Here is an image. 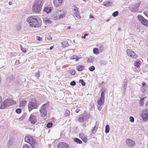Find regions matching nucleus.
Returning <instances> with one entry per match:
<instances>
[{"instance_id":"23","label":"nucleus","mask_w":148,"mask_h":148,"mask_svg":"<svg viewBox=\"0 0 148 148\" xmlns=\"http://www.w3.org/2000/svg\"><path fill=\"white\" fill-rule=\"evenodd\" d=\"M124 84L122 85V91L125 93L126 91L127 88V83L126 82H124Z\"/></svg>"},{"instance_id":"18","label":"nucleus","mask_w":148,"mask_h":148,"mask_svg":"<svg viewBox=\"0 0 148 148\" xmlns=\"http://www.w3.org/2000/svg\"><path fill=\"white\" fill-rule=\"evenodd\" d=\"M52 9L53 8L51 7H46L44 8L43 11L49 14L51 12Z\"/></svg>"},{"instance_id":"17","label":"nucleus","mask_w":148,"mask_h":148,"mask_svg":"<svg viewBox=\"0 0 148 148\" xmlns=\"http://www.w3.org/2000/svg\"><path fill=\"white\" fill-rule=\"evenodd\" d=\"M141 3L140 2H138L135 4L134 7L132 8V11L133 12H136Z\"/></svg>"},{"instance_id":"60","label":"nucleus","mask_w":148,"mask_h":148,"mask_svg":"<svg viewBox=\"0 0 148 148\" xmlns=\"http://www.w3.org/2000/svg\"><path fill=\"white\" fill-rule=\"evenodd\" d=\"M1 101H2V98L1 97H0V103L1 102Z\"/></svg>"},{"instance_id":"5","label":"nucleus","mask_w":148,"mask_h":148,"mask_svg":"<svg viewBox=\"0 0 148 148\" xmlns=\"http://www.w3.org/2000/svg\"><path fill=\"white\" fill-rule=\"evenodd\" d=\"M25 140V142L29 143L33 148L35 147L36 141L32 136L29 135H27Z\"/></svg>"},{"instance_id":"41","label":"nucleus","mask_w":148,"mask_h":148,"mask_svg":"<svg viewBox=\"0 0 148 148\" xmlns=\"http://www.w3.org/2000/svg\"><path fill=\"white\" fill-rule=\"evenodd\" d=\"M52 125V123H48L47 125V127L48 128L51 127Z\"/></svg>"},{"instance_id":"9","label":"nucleus","mask_w":148,"mask_h":148,"mask_svg":"<svg viewBox=\"0 0 148 148\" xmlns=\"http://www.w3.org/2000/svg\"><path fill=\"white\" fill-rule=\"evenodd\" d=\"M105 95L104 92L102 91L101 97L97 101V103L99 105L101 106L104 104L105 101Z\"/></svg>"},{"instance_id":"20","label":"nucleus","mask_w":148,"mask_h":148,"mask_svg":"<svg viewBox=\"0 0 148 148\" xmlns=\"http://www.w3.org/2000/svg\"><path fill=\"white\" fill-rule=\"evenodd\" d=\"M27 101L24 99L20 101L19 104V106L21 107H22L25 106L26 104Z\"/></svg>"},{"instance_id":"43","label":"nucleus","mask_w":148,"mask_h":148,"mask_svg":"<svg viewBox=\"0 0 148 148\" xmlns=\"http://www.w3.org/2000/svg\"><path fill=\"white\" fill-rule=\"evenodd\" d=\"M145 98H143L142 99H141V100H140V103L141 106H142V105H143L144 103V99H145Z\"/></svg>"},{"instance_id":"11","label":"nucleus","mask_w":148,"mask_h":148,"mask_svg":"<svg viewBox=\"0 0 148 148\" xmlns=\"http://www.w3.org/2000/svg\"><path fill=\"white\" fill-rule=\"evenodd\" d=\"M142 116L144 121L148 119V109L145 108L142 110Z\"/></svg>"},{"instance_id":"3","label":"nucleus","mask_w":148,"mask_h":148,"mask_svg":"<svg viewBox=\"0 0 148 148\" xmlns=\"http://www.w3.org/2000/svg\"><path fill=\"white\" fill-rule=\"evenodd\" d=\"M53 16L54 20H58L64 17L65 14L63 10H57L55 12Z\"/></svg>"},{"instance_id":"62","label":"nucleus","mask_w":148,"mask_h":148,"mask_svg":"<svg viewBox=\"0 0 148 148\" xmlns=\"http://www.w3.org/2000/svg\"><path fill=\"white\" fill-rule=\"evenodd\" d=\"M71 28V27L70 26H69L67 27V29H70Z\"/></svg>"},{"instance_id":"64","label":"nucleus","mask_w":148,"mask_h":148,"mask_svg":"<svg viewBox=\"0 0 148 148\" xmlns=\"http://www.w3.org/2000/svg\"><path fill=\"white\" fill-rule=\"evenodd\" d=\"M146 106H148V101L146 102Z\"/></svg>"},{"instance_id":"53","label":"nucleus","mask_w":148,"mask_h":148,"mask_svg":"<svg viewBox=\"0 0 148 148\" xmlns=\"http://www.w3.org/2000/svg\"><path fill=\"white\" fill-rule=\"evenodd\" d=\"M143 88L144 89H147L148 88V86L147 85H145V86H144V87Z\"/></svg>"},{"instance_id":"12","label":"nucleus","mask_w":148,"mask_h":148,"mask_svg":"<svg viewBox=\"0 0 148 148\" xmlns=\"http://www.w3.org/2000/svg\"><path fill=\"white\" fill-rule=\"evenodd\" d=\"M89 116L88 115H86L85 114H84L82 116H80L78 119V121L79 122H82L86 121L89 118Z\"/></svg>"},{"instance_id":"45","label":"nucleus","mask_w":148,"mask_h":148,"mask_svg":"<svg viewBox=\"0 0 148 148\" xmlns=\"http://www.w3.org/2000/svg\"><path fill=\"white\" fill-rule=\"evenodd\" d=\"M76 82L74 81H72L70 83V85L72 86H74L76 85Z\"/></svg>"},{"instance_id":"51","label":"nucleus","mask_w":148,"mask_h":148,"mask_svg":"<svg viewBox=\"0 0 148 148\" xmlns=\"http://www.w3.org/2000/svg\"><path fill=\"white\" fill-rule=\"evenodd\" d=\"M102 108L101 106H98V109L99 111H101Z\"/></svg>"},{"instance_id":"38","label":"nucleus","mask_w":148,"mask_h":148,"mask_svg":"<svg viewBox=\"0 0 148 148\" xmlns=\"http://www.w3.org/2000/svg\"><path fill=\"white\" fill-rule=\"evenodd\" d=\"M75 71L74 69H72L70 70V74L72 75H74L75 74Z\"/></svg>"},{"instance_id":"33","label":"nucleus","mask_w":148,"mask_h":148,"mask_svg":"<svg viewBox=\"0 0 148 148\" xmlns=\"http://www.w3.org/2000/svg\"><path fill=\"white\" fill-rule=\"evenodd\" d=\"M70 114V112L68 110H66L65 111L64 115L66 116H67Z\"/></svg>"},{"instance_id":"34","label":"nucleus","mask_w":148,"mask_h":148,"mask_svg":"<svg viewBox=\"0 0 148 148\" xmlns=\"http://www.w3.org/2000/svg\"><path fill=\"white\" fill-rule=\"evenodd\" d=\"M119 14V12L118 11H116L113 13L112 16L114 17H115L118 15Z\"/></svg>"},{"instance_id":"63","label":"nucleus","mask_w":148,"mask_h":148,"mask_svg":"<svg viewBox=\"0 0 148 148\" xmlns=\"http://www.w3.org/2000/svg\"><path fill=\"white\" fill-rule=\"evenodd\" d=\"M86 37V36L84 35V36H83L82 37V38H85Z\"/></svg>"},{"instance_id":"50","label":"nucleus","mask_w":148,"mask_h":148,"mask_svg":"<svg viewBox=\"0 0 148 148\" xmlns=\"http://www.w3.org/2000/svg\"><path fill=\"white\" fill-rule=\"evenodd\" d=\"M21 27L20 25H18L17 27V29L18 30H20L21 29Z\"/></svg>"},{"instance_id":"10","label":"nucleus","mask_w":148,"mask_h":148,"mask_svg":"<svg viewBox=\"0 0 148 148\" xmlns=\"http://www.w3.org/2000/svg\"><path fill=\"white\" fill-rule=\"evenodd\" d=\"M126 145L130 147H134L136 144L135 141L132 140L127 138L125 140Z\"/></svg>"},{"instance_id":"28","label":"nucleus","mask_w":148,"mask_h":148,"mask_svg":"<svg viewBox=\"0 0 148 148\" xmlns=\"http://www.w3.org/2000/svg\"><path fill=\"white\" fill-rule=\"evenodd\" d=\"M111 4H112L111 2L108 1H106L103 3V5L104 6L108 7Z\"/></svg>"},{"instance_id":"47","label":"nucleus","mask_w":148,"mask_h":148,"mask_svg":"<svg viewBox=\"0 0 148 148\" xmlns=\"http://www.w3.org/2000/svg\"><path fill=\"white\" fill-rule=\"evenodd\" d=\"M13 143V142L12 140H10L9 142V144L8 145V146L10 147L9 145H11Z\"/></svg>"},{"instance_id":"37","label":"nucleus","mask_w":148,"mask_h":148,"mask_svg":"<svg viewBox=\"0 0 148 148\" xmlns=\"http://www.w3.org/2000/svg\"><path fill=\"white\" fill-rule=\"evenodd\" d=\"M89 70L91 71H93L95 70V67L93 66H92L89 68Z\"/></svg>"},{"instance_id":"56","label":"nucleus","mask_w":148,"mask_h":148,"mask_svg":"<svg viewBox=\"0 0 148 148\" xmlns=\"http://www.w3.org/2000/svg\"><path fill=\"white\" fill-rule=\"evenodd\" d=\"M64 43H66V47L69 46V44L67 42H64Z\"/></svg>"},{"instance_id":"32","label":"nucleus","mask_w":148,"mask_h":148,"mask_svg":"<svg viewBox=\"0 0 148 148\" xmlns=\"http://www.w3.org/2000/svg\"><path fill=\"white\" fill-rule=\"evenodd\" d=\"M45 22L46 24H50L52 23V22L48 18H47L45 20Z\"/></svg>"},{"instance_id":"44","label":"nucleus","mask_w":148,"mask_h":148,"mask_svg":"<svg viewBox=\"0 0 148 148\" xmlns=\"http://www.w3.org/2000/svg\"><path fill=\"white\" fill-rule=\"evenodd\" d=\"M21 110L20 108L17 109L16 110V112L18 114H19L21 113Z\"/></svg>"},{"instance_id":"31","label":"nucleus","mask_w":148,"mask_h":148,"mask_svg":"<svg viewBox=\"0 0 148 148\" xmlns=\"http://www.w3.org/2000/svg\"><path fill=\"white\" fill-rule=\"evenodd\" d=\"M140 64V61H138L135 62V66L137 67H138Z\"/></svg>"},{"instance_id":"27","label":"nucleus","mask_w":148,"mask_h":148,"mask_svg":"<svg viewBox=\"0 0 148 148\" xmlns=\"http://www.w3.org/2000/svg\"><path fill=\"white\" fill-rule=\"evenodd\" d=\"M94 58L92 57H90L87 60V62L89 63H92L93 62Z\"/></svg>"},{"instance_id":"8","label":"nucleus","mask_w":148,"mask_h":148,"mask_svg":"<svg viewBox=\"0 0 148 148\" xmlns=\"http://www.w3.org/2000/svg\"><path fill=\"white\" fill-rule=\"evenodd\" d=\"M138 19L143 25L148 27V20L144 18L142 16L139 15L137 16Z\"/></svg>"},{"instance_id":"1","label":"nucleus","mask_w":148,"mask_h":148,"mask_svg":"<svg viewBox=\"0 0 148 148\" xmlns=\"http://www.w3.org/2000/svg\"><path fill=\"white\" fill-rule=\"evenodd\" d=\"M26 21L31 27L38 28L41 25L39 23L40 18L37 16H30L27 18Z\"/></svg>"},{"instance_id":"6","label":"nucleus","mask_w":148,"mask_h":148,"mask_svg":"<svg viewBox=\"0 0 148 148\" xmlns=\"http://www.w3.org/2000/svg\"><path fill=\"white\" fill-rule=\"evenodd\" d=\"M38 105L37 104L36 99H32L28 104V108L29 111L34 109H37Z\"/></svg>"},{"instance_id":"19","label":"nucleus","mask_w":148,"mask_h":148,"mask_svg":"<svg viewBox=\"0 0 148 148\" xmlns=\"http://www.w3.org/2000/svg\"><path fill=\"white\" fill-rule=\"evenodd\" d=\"M79 137L84 142L86 143L87 141V138L85 135L82 133L80 134Z\"/></svg>"},{"instance_id":"24","label":"nucleus","mask_w":148,"mask_h":148,"mask_svg":"<svg viewBox=\"0 0 148 148\" xmlns=\"http://www.w3.org/2000/svg\"><path fill=\"white\" fill-rule=\"evenodd\" d=\"M80 58H79L78 57L76 56L75 55H73V56H71L70 58V59L71 60H74L75 59V61L77 62L78 61V60Z\"/></svg>"},{"instance_id":"36","label":"nucleus","mask_w":148,"mask_h":148,"mask_svg":"<svg viewBox=\"0 0 148 148\" xmlns=\"http://www.w3.org/2000/svg\"><path fill=\"white\" fill-rule=\"evenodd\" d=\"M97 127L95 126L94 127L92 128V133H95L97 130Z\"/></svg>"},{"instance_id":"48","label":"nucleus","mask_w":148,"mask_h":148,"mask_svg":"<svg viewBox=\"0 0 148 148\" xmlns=\"http://www.w3.org/2000/svg\"><path fill=\"white\" fill-rule=\"evenodd\" d=\"M36 39L39 41H41L42 40V38L39 36H37L36 37Z\"/></svg>"},{"instance_id":"42","label":"nucleus","mask_w":148,"mask_h":148,"mask_svg":"<svg viewBox=\"0 0 148 148\" xmlns=\"http://www.w3.org/2000/svg\"><path fill=\"white\" fill-rule=\"evenodd\" d=\"M129 119L130 121L131 122H133L134 121V119L133 117L132 116H130V117Z\"/></svg>"},{"instance_id":"7","label":"nucleus","mask_w":148,"mask_h":148,"mask_svg":"<svg viewBox=\"0 0 148 148\" xmlns=\"http://www.w3.org/2000/svg\"><path fill=\"white\" fill-rule=\"evenodd\" d=\"M48 106V104H45L41 107L39 111L42 117H44L47 115V109Z\"/></svg>"},{"instance_id":"46","label":"nucleus","mask_w":148,"mask_h":148,"mask_svg":"<svg viewBox=\"0 0 148 148\" xmlns=\"http://www.w3.org/2000/svg\"><path fill=\"white\" fill-rule=\"evenodd\" d=\"M40 72L38 71L36 74V76L38 78L40 77Z\"/></svg>"},{"instance_id":"52","label":"nucleus","mask_w":148,"mask_h":148,"mask_svg":"<svg viewBox=\"0 0 148 148\" xmlns=\"http://www.w3.org/2000/svg\"><path fill=\"white\" fill-rule=\"evenodd\" d=\"M80 109H77L75 111V112H76V113H78L80 111Z\"/></svg>"},{"instance_id":"30","label":"nucleus","mask_w":148,"mask_h":148,"mask_svg":"<svg viewBox=\"0 0 148 148\" xmlns=\"http://www.w3.org/2000/svg\"><path fill=\"white\" fill-rule=\"evenodd\" d=\"M110 127L109 125H106L105 127V132L106 133H108L109 131Z\"/></svg>"},{"instance_id":"40","label":"nucleus","mask_w":148,"mask_h":148,"mask_svg":"<svg viewBox=\"0 0 148 148\" xmlns=\"http://www.w3.org/2000/svg\"><path fill=\"white\" fill-rule=\"evenodd\" d=\"M20 46L21 47V49L22 51L24 53H25L26 52V50L25 49V48H24L21 45H20Z\"/></svg>"},{"instance_id":"15","label":"nucleus","mask_w":148,"mask_h":148,"mask_svg":"<svg viewBox=\"0 0 148 148\" xmlns=\"http://www.w3.org/2000/svg\"><path fill=\"white\" fill-rule=\"evenodd\" d=\"M29 121L32 124H34L37 121V119L35 116L31 115L29 117Z\"/></svg>"},{"instance_id":"61","label":"nucleus","mask_w":148,"mask_h":148,"mask_svg":"<svg viewBox=\"0 0 148 148\" xmlns=\"http://www.w3.org/2000/svg\"><path fill=\"white\" fill-rule=\"evenodd\" d=\"M9 4L10 5H11L12 4V2H9Z\"/></svg>"},{"instance_id":"21","label":"nucleus","mask_w":148,"mask_h":148,"mask_svg":"<svg viewBox=\"0 0 148 148\" xmlns=\"http://www.w3.org/2000/svg\"><path fill=\"white\" fill-rule=\"evenodd\" d=\"M97 47L100 51V53L102 52L103 50V45L100 44H99L97 45Z\"/></svg>"},{"instance_id":"4","label":"nucleus","mask_w":148,"mask_h":148,"mask_svg":"<svg viewBox=\"0 0 148 148\" xmlns=\"http://www.w3.org/2000/svg\"><path fill=\"white\" fill-rule=\"evenodd\" d=\"M16 101L10 99H8L5 101L3 103H1L0 108L5 109L6 106H9L16 104Z\"/></svg>"},{"instance_id":"35","label":"nucleus","mask_w":148,"mask_h":148,"mask_svg":"<svg viewBox=\"0 0 148 148\" xmlns=\"http://www.w3.org/2000/svg\"><path fill=\"white\" fill-rule=\"evenodd\" d=\"M75 15V16L78 19H80L81 18L80 16L79 13V12L75 13L74 14Z\"/></svg>"},{"instance_id":"39","label":"nucleus","mask_w":148,"mask_h":148,"mask_svg":"<svg viewBox=\"0 0 148 148\" xmlns=\"http://www.w3.org/2000/svg\"><path fill=\"white\" fill-rule=\"evenodd\" d=\"M79 82L80 83L82 84V85L83 86H84L86 85V84L85 82H84L83 79H80L79 80Z\"/></svg>"},{"instance_id":"58","label":"nucleus","mask_w":148,"mask_h":148,"mask_svg":"<svg viewBox=\"0 0 148 148\" xmlns=\"http://www.w3.org/2000/svg\"><path fill=\"white\" fill-rule=\"evenodd\" d=\"M94 17L92 15L90 14V18H93Z\"/></svg>"},{"instance_id":"16","label":"nucleus","mask_w":148,"mask_h":148,"mask_svg":"<svg viewBox=\"0 0 148 148\" xmlns=\"http://www.w3.org/2000/svg\"><path fill=\"white\" fill-rule=\"evenodd\" d=\"M63 0H54L53 3L56 6H61Z\"/></svg>"},{"instance_id":"57","label":"nucleus","mask_w":148,"mask_h":148,"mask_svg":"<svg viewBox=\"0 0 148 148\" xmlns=\"http://www.w3.org/2000/svg\"><path fill=\"white\" fill-rule=\"evenodd\" d=\"M147 12L146 11H145L144 12V14L146 16L147 15Z\"/></svg>"},{"instance_id":"49","label":"nucleus","mask_w":148,"mask_h":148,"mask_svg":"<svg viewBox=\"0 0 148 148\" xmlns=\"http://www.w3.org/2000/svg\"><path fill=\"white\" fill-rule=\"evenodd\" d=\"M23 148H30V147L27 145H25L23 146Z\"/></svg>"},{"instance_id":"2","label":"nucleus","mask_w":148,"mask_h":148,"mask_svg":"<svg viewBox=\"0 0 148 148\" xmlns=\"http://www.w3.org/2000/svg\"><path fill=\"white\" fill-rule=\"evenodd\" d=\"M44 3L43 0H36L32 7V11L36 13H39L42 10Z\"/></svg>"},{"instance_id":"22","label":"nucleus","mask_w":148,"mask_h":148,"mask_svg":"<svg viewBox=\"0 0 148 148\" xmlns=\"http://www.w3.org/2000/svg\"><path fill=\"white\" fill-rule=\"evenodd\" d=\"M84 67L83 65H79L77 66L76 69L78 71H81L84 69Z\"/></svg>"},{"instance_id":"13","label":"nucleus","mask_w":148,"mask_h":148,"mask_svg":"<svg viewBox=\"0 0 148 148\" xmlns=\"http://www.w3.org/2000/svg\"><path fill=\"white\" fill-rule=\"evenodd\" d=\"M127 52L128 56L132 58H136L137 57V55L131 49H127Z\"/></svg>"},{"instance_id":"54","label":"nucleus","mask_w":148,"mask_h":148,"mask_svg":"<svg viewBox=\"0 0 148 148\" xmlns=\"http://www.w3.org/2000/svg\"><path fill=\"white\" fill-rule=\"evenodd\" d=\"M142 85H143L142 88H144V86L146 85L145 83L144 82L142 83Z\"/></svg>"},{"instance_id":"25","label":"nucleus","mask_w":148,"mask_h":148,"mask_svg":"<svg viewBox=\"0 0 148 148\" xmlns=\"http://www.w3.org/2000/svg\"><path fill=\"white\" fill-rule=\"evenodd\" d=\"M73 14L78 12V8L76 6L73 7Z\"/></svg>"},{"instance_id":"14","label":"nucleus","mask_w":148,"mask_h":148,"mask_svg":"<svg viewBox=\"0 0 148 148\" xmlns=\"http://www.w3.org/2000/svg\"><path fill=\"white\" fill-rule=\"evenodd\" d=\"M58 148H69V147L68 144L60 142L58 145Z\"/></svg>"},{"instance_id":"26","label":"nucleus","mask_w":148,"mask_h":148,"mask_svg":"<svg viewBox=\"0 0 148 148\" xmlns=\"http://www.w3.org/2000/svg\"><path fill=\"white\" fill-rule=\"evenodd\" d=\"M93 52L94 54H98L99 53L100 51L97 48H94L93 49Z\"/></svg>"},{"instance_id":"59","label":"nucleus","mask_w":148,"mask_h":148,"mask_svg":"<svg viewBox=\"0 0 148 148\" xmlns=\"http://www.w3.org/2000/svg\"><path fill=\"white\" fill-rule=\"evenodd\" d=\"M53 46H52L50 48H49V49L51 50V49H52L53 48Z\"/></svg>"},{"instance_id":"55","label":"nucleus","mask_w":148,"mask_h":148,"mask_svg":"<svg viewBox=\"0 0 148 148\" xmlns=\"http://www.w3.org/2000/svg\"><path fill=\"white\" fill-rule=\"evenodd\" d=\"M48 39L50 40H51L52 39V38L50 36H48Z\"/></svg>"},{"instance_id":"29","label":"nucleus","mask_w":148,"mask_h":148,"mask_svg":"<svg viewBox=\"0 0 148 148\" xmlns=\"http://www.w3.org/2000/svg\"><path fill=\"white\" fill-rule=\"evenodd\" d=\"M74 141L77 143L81 144L82 143V141L78 138H76L74 139Z\"/></svg>"}]
</instances>
